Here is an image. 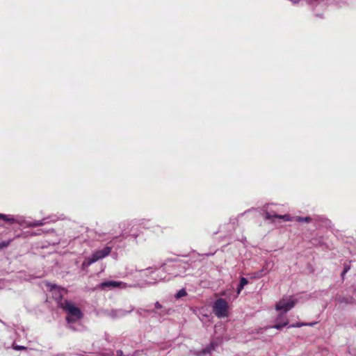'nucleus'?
Listing matches in <instances>:
<instances>
[{
  "mask_svg": "<svg viewBox=\"0 0 356 356\" xmlns=\"http://www.w3.org/2000/svg\"><path fill=\"white\" fill-rule=\"evenodd\" d=\"M63 307L68 312V316L66 319L69 324L79 320L81 316V312L79 308L74 306L70 302L65 301L63 303Z\"/></svg>",
  "mask_w": 356,
  "mask_h": 356,
  "instance_id": "obj_1",
  "label": "nucleus"
},
{
  "mask_svg": "<svg viewBox=\"0 0 356 356\" xmlns=\"http://www.w3.org/2000/svg\"><path fill=\"white\" fill-rule=\"evenodd\" d=\"M111 252V248L106 246L101 250H97L93 252L90 257L86 259V260L82 264V266L83 268H86L90 266L92 264L108 256Z\"/></svg>",
  "mask_w": 356,
  "mask_h": 356,
  "instance_id": "obj_2",
  "label": "nucleus"
},
{
  "mask_svg": "<svg viewBox=\"0 0 356 356\" xmlns=\"http://www.w3.org/2000/svg\"><path fill=\"white\" fill-rule=\"evenodd\" d=\"M297 303V300L292 296H285L280 299L275 305V309L277 312L287 313Z\"/></svg>",
  "mask_w": 356,
  "mask_h": 356,
  "instance_id": "obj_3",
  "label": "nucleus"
},
{
  "mask_svg": "<svg viewBox=\"0 0 356 356\" xmlns=\"http://www.w3.org/2000/svg\"><path fill=\"white\" fill-rule=\"evenodd\" d=\"M213 311L218 318L228 316V303L222 298L218 299L213 304Z\"/></svg>",
  "mask_w": 356,
  "mask_h": 356,
  "instance_id": "obj_4",
  "label": "nucleus"
},
{
  "mask_svg": "<svg viewBox=\"0 0 356 356\" xmlns=\"http://www.w3.org/2000/svg\"><path fill=\"white\" fill-rule=\"evenodd\" d=\"M275 324L272 327L281 330L289 324V319L285 312H280L275 318Z\"/></svg>",
  "mask_w": 356,
  "mask_h": 356,
  "instance_id": "obj_5",
  "label": "nucleus"
},
{
  "mask_svg": "<svg viewBox=\"0 0 356 356\" xmlns=\"http://www.w3.org/2000/svg\"><path fill=\"white\" fill-rule=\"evenodd\" d=\"M100 287L102 289L104 288H116V287H120V288H126L127 284L124 283L122 282H117V281H106L100 284Z\"/></svg>",
  "mask_w": 356,
  "mask_h": 356,
  "instance_id": "obj_6",
  "label": "nucleus"
},
{
  "mask_svg": "<svg viewBox=\"0 0 356 356\" xmlns=\"http://www.w3.org/2000/svg\"><path fill=\"white\" fill-rule=\"evenodd\" d=\"M47 286L53 292V296L55 299L60 300L62 298L63 294L65 292L63 289L51 284H47Z\"/></svg>",
  "mask_w": 356,
  "mask_h": 356,
  "instance_id": "obj_7",
  "label": "nucleus"
},
{
  "mask_svg": "<svg viewBox=\"0 0 356 356\" xmlns=\"http://www.w3.org/2000/svg\"><path fill=\"white\" fill-rule=\"evenodd\" d=\"M3 220L5 222H9L10 224L17 222L20 225H23L22 220L15 218L10 215H5V214L0 213V220Z\"/></svg>",
  "mask_w": 356,
  "mask_h": 356,
  "instance_id": "obj_8",
  "label": "nucleus"
},
{
  "mask_svg": "<svg viewBox=\"0 0 356 356\" xmlns=\"http://www.w3.org/2000/svg\"><path fill=\"white\" fill-rule=\"evenodd\" d=\"M273 217L276 218H279V219H282V220H283L284 221H291L292 220L291 217L289 215H288V214H285V215H270L268 212L266 213L265 218L266 219L270 220Z\"/></svg>",
  "mask_w": 356,
  "mask_h": 356,
  "instance_id": "obj_9",
  "label": "nucleus"
},
{
  "mask_svg": "<svg viewBox=\"0 0 356 356\" xmlns=\"http://www.w3.org/2000/svg\"><path fill=\"white\" fill-rule=\"evenodd\" d=\"M248 284V280L245 277H242L240 280V284L237 288V293L239 294L243 287Z\"/></svg>",
  "mask_w": 356,
  "mask_h": 356,
  "instance_id": "obj_10",
  "label": "nucleus"
},
{
  "mask_svg": "<svg viewBox=\"0 0 356 356\" xmlns=\"http://www.w3.org/2000/svg\"><path fill=\"white\" fill-rule=\"evenodd\" d=\"M44 224V222H43V220H35L33 222H26V225L28 227H38V226H41Z\"/></svg>",
  "mask_w": 356,
  "mask_h": 356,
  "instance_id": "obj_11",
  "label": "nucleus"
},
{
  "mask_svg": "<svg viewBox=\"0 0 356 356\" xmlns=\"http://www.w3.org/2000/svg\"><path fill=\"white\" fill-rule=\"evenodd\" d=\"M294 219L296 221L300 222H310L312 221V218L310 217L302 218V217H300V216H296V217H295Z\"/></svg>",
  "mask_w": 356,
  "mask_h": 356,
  "instance_id": "obj_12",
  "label": "nucleus"
},
{
  "mask_svg": "<svg viewBox=\"0 0 356 356\" xmlns=\"http://www.w3.org/2000/svg\"><path fill=\"white\" fill-rule=\"evenodd\" d=\"M186 294H187V293H186V290H185V289H182L179 290V291L177 293V294H176L175 297H176L177 298H182V297H184V296H186Z\"/></svg>",
  "mask_w": 356,
  "mask_h": 356,
  "instance_id": "obj_13",
  "label": "nucleus"
},
{
  "mask_svg": "<svg viewBox=\"0 0 356 356\" xmlns=\"http://www.w3.org/2000/svg\"><path fill=\"white\" fill-rule=\"evenodd\" d=\"M13 348H14L15 350H25V349H26V347H24V346H17H17H13Z\"/></svg>",
  "mask_w": 356,
  "mask_h": 356,
  "instance_id": "obj_14",
  "label": "nucleus"
},
{
  "mask_svg": "<svg viewBox=\"0 0 356 356\" xmlns=\"http://www.w3.org/2000/svg\"><path fill=\"white\" fill-rule=\"evenodd\" d=\"M307 324L305 323H297V324H293V325H291L290 327H302L303 325H306Z\"/></svg>",
  "mask_w": 356,
  "mask_h": 356,
  "instance_id": "obj_15",
  "label": "nucleus"
},
{
  "mask_svg": "<svg viewBox=\"0 0 356 356\" xmlns=\"http://www.w3.org/2000/svg\"><path fill=\"white\" fill-rule=\"evenodd\" d=\"M161 273H162V272H161V271H160V270H159V271H157V272H156V273H155V274L156 275V276H159V275L160 276V277H159V280H165V277H161Z\"/></svg>",
  "mask_w": 356,
  "mask_h": 356,
  "instance_id": "obj_16",
  "label": "nucleus"
},
{
  "mask_svg": "<svg viewBox=\"0 0 356 356\" xmlns=\"http://www.w3.org/2000/svg\"><path fill=\"white\" fill-rule=\"evenodd\" d=\"M9 245V242H3L0 243V248L7 247Z\"/></svg>",
  "mask_w": 356,
  "mask_h": 356,
  "instance_id": "obj_17",
  "label": "nucleus"
},
{
  "mask_svg": "<svg viewBox=\"0 0 356 356\" xmlns=\"http://www.w3.org/2000/svg\"><path fill=\"white\" fill-rule=\"evenodd\" d=\"M155 307L159 309H161L162 307L161 305L159 302H156L155 303Z\"/></svg>",
  "mask_w": 356,
  "mask_h": 356,
  "instance_id": "obj_18",
  "label": "nucleus"
},
{
  "mask_svg": "<svg viewBox=\"0 0 356 356\" xmlns=\"http://www.w3.org/2000/svg\"><path fill=\"white\" fill-rule=\"evenodd\" d=\"M154 283H156V282H151V281L148 282V284H154Z\"/></svg>",
  "mask_w": 356,
  "mask_h": 356,
  "instance_id": "obj_19",
  "label": "nucleus"
},
{
  "mask_svg": "<svg viewBox=\"0 0 356 356\" xmlns=\"http://www.w3.org/2000/svg\"><path fill=\"white\" fill-rule=\"evenodd\" d=\"M347 271H348V268H346L345 270L343 271V273H346Z\"/></svg>",
  "mask_w": 356,
  "mask_h": 356,
  "instance_id": "obj_20",
  "label": "nucleus"
}]
</instances>
